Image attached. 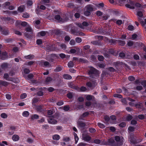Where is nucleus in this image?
<instances>
[{"instance_id": "obj_44", "label": "nucleus", "mask_w": 146, "mask_h": 146, "mask_svg": "<svg viewBox=\"0 0 146 146\" xmlns=\"http://www.w3.org/2000/svg\"><path fill=\"white\" fill-rule=\"evenodd\" d=\"M22 17L25 18H28L29 17V15L28 13H25L23 14Z\"/></svg>"}, {"instance_id": "obj_51", "label": "nucleus", "mask_w": 146, "mask_h": 146, "mask_svg": "<svg viewBox=\"0 0 146 146\" xmlns=\"http://www.w3.org/2000/svg\"><path fill=\"white\" fill-rule=\"evenodd\" d=\"M129 131L130 132H133L134 131L135 128L133 127L130 126L128 128Z\"/></svg>"}, {"instance_id": "obj_60", "label": "nucleus", "mask_w": 146, "mask_h": 146, "mask_svg": "<svg viewBox=\"0 0 146 146\" xmlns=\"http://www.w3.org/2000/svg\"><path fill=\"white\" fill-rule=\"evenodd\" d=\"M14 32L15 34L18 35H22L21 33L18 31L15 30L14 31Z\"/></svg>"}, {"instance_id": "obj_31", "label": "nucleus", "mask_w": 146, "mask_h": 146, "mask_svg": "<svg viewBox=\"0 0 146 146\" xmlns=\"http://www.w3.org/2000/svg\"><path fill=\"white\" fill-rule=\"evenodd\" d=\"M129 141L133 143L134 144H136L137 143L136 141L134 139H133L131 137H130L129 138Z\"/></svg>"}, {"instance_id": "obj_49", "label": "nucleus", "mask_w": 146, "mask_h": 146, "mask_svg": "<svg viewBox=\"0 0 146 146\" xmlns=\"http://www.w3.org/2000/svg\"><path fill=\"white\" fill-rule=\"evenodd\" d=\"M38 100L37 98H34L32 100V104H35L38 102Z\"/></svg>"}, {"instance_id": "obj_41", "label": "nucleus", "mask_w": 146, "mask_h": 146, "mask_svg": "<svg viewBox=\"0 0 146 146\" xmlns=\"http://www.w3.org/2000/svg\"><path fill=\"white\" fill-rule=\"evenodd\" d=\"M89 113L88 112H85L82 115V116H81L80 117V118H81V119H82V117H86L89 115Z\"/></svg>"}, {"instance_id": "obj_3", "label": "nucleus", "mask_w": 146, "mask_h": 146, "mask_svg": "<svg viewBox=\"0 0 146 146\" xmlns=\"http://www.w3.org/2000/svg\"><path fill=\"white\" fill-rule=\"evenodd\" d=\"M126 7L131 9H135L134 3L133 2L130 1L129 3L125 5Z\"/></svg>"}, {"instance_id": "obj_26", "label": "nucleus", "mask_w": 146, "mask_h": 146, "mask_svg": "<svg viewBox=\"0 0 146 146\" xmlns=\"http://www.w3.org/2000/svg\"><path fill=\"white\" fill-rule=\"evenodd\" d=\"M96 14L97 16L99 17L102 16L103 13L100 11H98L96 12Z\"/></svg>"}, {"instance_id": "obj_50", "label": "nucleus", "mask_w": 146, "mask_h": 146, "mask_svg": "<svg viewBox=\"0 0 146 146\" xmlns=\"http://www.w3.org/2000/svg\"><path fill=\"white\" fill-rule=\"evenodd\" d=\"M2 85L4 86H6L8 85L9 84V83L5 81H2Z\"/></svg>"}, {"instance_id": "obj_20", "label": "nucleus", "mask_w": 146, "mask_h": 146, "mask_svg": "<svg viewBox=\"0 0 146 146\" xmlns=\"http://www.w3.org/2000/svg\"><path fill=\"white\" fill-rule=\"evenodd\" d=\"M55 56V54H52L51 55L50 58L48 59V60L50 62H53L54 61V57Z\"/></svg>"}, {"instance_id": "obj_14", "label": "nucleus", "mask_w": 146, "mask_h": 146, "mask_svg": "<svg viewBox=\"0 0 146 146\" xmlns=\"http://www.w3.org/2000/svg\"><path fill=\"white\" fill-rule=\"evenodd\" d=\"M63 78L65 79L70 80L72 78V76L67 74H64L63 75Z\"/></svg>"}, {"instance_id": "obj_8", "label": "nucleus", "mask_w": 146, "mask_h": 146, "mask_svg": "<svg viewBox=\"0 0 146 146\" xmlns=\"http://www.w3.org/2000/svg\"><path fill=\"white\" fill-rule=\"evenodd\" d=\"M45 50L48 52H49L52 50H55V47L53 46V45L48 46L45 48Z\"/></svg>"}, {"instance_id": "obj_24", "label": "nucleus", "mask_w": 146, "mask_h": 146, "mask_svg": "<svg viewBox=\"0 0 146 146\" xmlns=\"http://www.w3.org/2000/svg\"><path fill=\"white\" fill-rule=\"evenodd\" d=\"M39 118V116L36 114H34L32 115L31 117V119L34 120V119H37Z\"/></svg>"}, {"instance_id": "obj_16", "label": "nucleus", "mask_w": 146, "mask_h": 146, "mask_svg": "<svg viewBox=\"0 0 146 146\" xmlns=\"http://www.w3.org/2000/svg\"><path fill=\"white\" fill-rule=\"evenodd\" d=\"M12 139L14 141H18L19 139V136L17 135H14L12 137Z\"/></svg>"}, {"instance_id": "obj_19", "label": "nucleus", "mask_w": 146, "mask_h": 146, "mask_svg": "<svg viewBox=\"0 0 146 146\" xmlns=\"http://www.w3.org/2000/svg\"><path fill=\"white\" fill-rule=\"evenodd\" d=\"M110 118L113 121L112 122V123H115L116 120V117L114 115H112L110 116Z\"/></svg>"}, {"instance_id": "obj_28", "label": "nucleus", "mask_w": 146, "mask_h": 146, "mask_svg": "<svg viewBox=\"0 0 146 146\" xmlns=\"http://www.w3.org/2000/svg\"><path fill=\"white\" fill-rule=\"evenodd\" d=\"M114 141L112 139H110L108 140V144L109 145H112L114 143Z\"/></svg>"}, {"instance_id": "obj_34", "label": "nucleus", "mask_w": 146, "mask_h": 146, "mask_svg": "<svg viewBox=\"0 0 146 146\" xmlns=\"http://www.w3.org/2000/svg\"><path fill=\"white\" fill-rule=\"evenodd\" d=\"M94 97L91 95H88L86 97V99L88 100H91L92 98H94Z\"/></svg>"}, {"instance_id": "obj_48", "label": "nucleus", "mask_w": 146, "mask_h": 146, "mask_svg": "<svg viewBox=\"0 0 146 146\" xmlns=\"http://www.w3.org/2000/svg\"><path fill=\"white\" fill-rule=\"evenodd\" d=\"M134 27L132 25H129L128 26L127 29L130 31H132L134 30Z\"/></svg>"}, {"instance_id": "obj_15", "label": "nucleus", "mask_w": 146, "mask_h": 146, "mask_svg": "<svg viewBox=\"0 0 146 146\" xmlns=\"http://www.w3.org/2000/svg\"><path fill=\"white\" fill-rule=\"evenodd\" d=\"M25 30L27 32L30 33H33V31L30 26H28L26 27Z\"/></svg>"}, {"instance_id": "obj_40", "label": "nucleus", "mask_w": 146, "mask_h": 146, "mask_svg": "<svg viewBox=\"0 0 146 146\" xmlns=\"http://www.w3.org/2000/svg\"><path fill=\"white\" fill-rule=\"evenodd\" d=\"M42 64H43L45 66H47L49 65L50 64L47 61H43L42 62Z\"/></svg>"}, {"instance_id": "obj_55", "label": "nucleus", "mask_w": 146, "mask_h": 146, "mask_svg": "<svg viewBox=\"0 0 146 146\" xmlns=\"http://www.w3.org/2000/svg\"><path fill=\"white\" fill-rule=\"evenodd\" d=\"M98 126L101 128H104L105 127L104 125L103 124L101 123H98Z\"/></svg>"}, {"instance_id": "obj_9", "label": "nucleus", "mask_w": 146, "mask_h": 146, "mask_svg": "<svg viewBox=\"0 0 146 146\" xmlns=\"http://www.w3.org/2000/svg\"><path fill=\"white\" fill-rule=\"evenodd\" d=\"M48 122L51 124H55L57 123V121L55 119L50 117L48 120Z\"/></svg>"}, {"instance_id": "obj_46", "label": "nucleus", "mask_w": 146, "mask_h": 146, "mask_svg": "<svg viewBox=\"0 0 146 146\" xmlns=\"http://www.w3.org/2000/svg\"><path fill=\"white\" fill-rule=\"evenodd\" d=\"M128 79L130 81H132L135 80V78L133 76H131L128 77Z\"/></svg>"}, {"instance_id": "obj_61", "label": "nucleus", "mask_w": 146, "mask_h": 146, "mask_svg": "<svg viewBox=\"0 0 146 146\" xmlns=\"http://www.w3.org/2000/svg\"><path fill=\"white\" fill-rule=\"evenodd\" d=\"M141 84L143 85L145 88H146V80H144L142 81L141 83Z\"/></svg>"}, {"instance_id": "obj_18", "label": "nucleus", "mask_w": 146, "mask_h": 146, "mask_svg": "<svg viewBox=\"0 0 146 146\" xmlns=\"http://www.w3.org/2000/svg\"><path fill=\"white\" fill-rule=\"evenodd\" d=\"M52 79L50 77H47L45 79V82L47 84H48L52 80Z\"/></svg>"}, {"instance_id": "obj_43", "label": "nucleus", "mask_w": 146, "mask_h": 146, "mask_svg": "<svg viewBox=\"0 0 146 146\" xmlns=\"http://www.w3.org/2000/svg\"><path fill=\"white\" fill-rule=\"evenodd\" d=\"M134 42L133 41H129L127 42V45L129 46H131L133 45Z\"/></svg>"}, {"instance_id": "obj_21", "label": "nucleus", "mask_w": 146, "mask_h": 146, "mask_svg": "<svg viewBox=\"0 0 146 146\" xmlns=\"http://www.w3.org/2000/svg\"><path fill=\"white\" fill-rule=\"evenodd\" d=\"M74 64L73 61H70L68 64V66L69 68H72L74 66Z\"/></svg>"}, {"instance_id": "obj_25", "label": "nucleus", "mask_w": 146, "mask_h": 146, "mask_svg": "<svg viewBox=\"0 0 146 146\" xmlns=\"http://www.w3.org/2000/svg\"><path fill=\"white\" fill-rule=\"evenodd\" d=\"M40 23V21L39 20H37L35 21V25L36 28L38 29H39V27L38 26V25H39Z\"/></svg>"}, {"instance_id": "obj_6", "label": "nucleus", "mask_w": 146, "mask_h": 146, "mask_svg": "<svg viewBox=\"0 0 146 146\" xmlns=\"http://www.w3.org/2000/svg\"><path fill=\"white\" fill-rule=\"evenodd\" d=\"M68 85L69 87L76 90H78L79 88L76 86L74 85V84L72 82H70L68 83Z\"/></svg>"}, {"instance_id": "obj_4", "label": "nucleus", "mask_w": 146, "mask_h": 146, "mask_svg": "<svg viewBox=\"0 0 146 146\" xmlns=\"http://www.w3.org/2000/svg\"><path fill=\"white\" fill-rule=\"evenodd\" d=\"M82 139L85 141H88L90 140L91 138L87 134H83L82 135Z\"/></svg>"}, {"instance_id": "obj_52", "label": "nucleus", "mask_w": 146, "mask_h": 146, "mask_svg": "<svg viewBox=\"0 0 146 146\" xmlns=\"http://www.w3.org/2000/svg\"><path fill=\"white\" fill-rule=\"evenodd\" d=\"M86 87L84 86L81 87L80 89V91L81 92H84L86 90Z\"/></svg>"}, {"instance_id": "obj_57", "label": "nucleus", "mask_w": 146, "mask_h": 146, "mask_svg": "<svg viewBox=\"0 0 146 146\" xmlns=\"http://www.w3.org/2000/svg\"><path fill=\"white\" fill-rule=\"evenodd\" d=\"M135 107L137 108H140L142 107V106L141 104H137L135 105Z\"/></svg>"}, {"instance_id": "obj_13", "label": "nucleus", "mask_w": 146, "mask_h": 146, "mask_svg": "<svg viewBox=\"0 0 146 146\" xmlns=\"http://www.w3.org/2000/svg\"><path fill=\"white\" fill-rule=\"evenodd\" d=\"M91 43L94 45L100 46L102 45V43L98 41H94L91 42Z\"/></svg>"}, {"instance_id": "obj_45", "label": "nucleus", "mask_w": 146, "mask_h": 146, "mask_svg": "<svg viewBox=\"0 0 146 146\" xmlns=\"http://www.w3.org/2000/svg\"><path fill=\"white\" fill-rule=\"evenodd\" d=\"M9 33V32L8 30L7 29H5V30H4L2 33L5 35H7Z\"/></svg>"}, {"instance_id": "obj_33", "label": "nucleus", "mask_w": 146, "mask_h": 146, "mask_svg": "<svg viewBox=\"0 0 146 146\" xmlns=\"http://www.w3.org/2000/svg\"><path fill=\"white\" fill-rule=\"evenodd\" d=\"M4 78L7 80H9V76L8 74H5L3 76Z\"/></svg>"}, {"instance_id": "obj_64", "label": "nucleus", "mask_w": 146, "mask_h": 146, "mask_svg": "<svg viewBox=\"0 0 146 146\" xmlns=\"http://www.w3.org/2000/svg\"><path fill=\"white\" fill-rule=\"evenodd\" d=\"M75 43L76 42L75 40L73 39L71 40L70 42V44L71 45H74Z\"/></svg>"}, {"instance_id": "obj_47", "label": "nucleus", "mask_w": 146, "mask_h": 146, "mask_svg": "<svg viewBox=\"0 0 146 146\" xmlns=\"http://www.w3.org/2000/svg\"><path fill=\"white\" fill-rule=\"evenodd\" d=\"M141 17H138V20L140 22L141 24L142 25V26H144V22L143 21H142V19L141 18Z\"/></svg>"}, {"instance_id": "obj_39", "label": "nucleus", "mask_w": 146, "mask_h": 146, "mask_svg": "<svg viewBox=\"0 0 146 146\" xmlns=\"http://www.w3.org/2000/svg\"><path fill=\"white\" fill-rule=\"evenodd\" d=\"M119 56L122 58H124L125 56V53L123 52H121L119 54Z\"/></svg>"}, {"instance_id": "obj_1", "label": "nucleus", "mask_w": 146, "mask_h": 146, "mask_svg": "<svg viewBox=\"0 0 146 146\" xmlns=\"http://www.w3.org/2000/svg\"><path fill=\"white\" fill-rule=\"evenodd\" d=\"M90 69L88 72V74L90 75V77L94 78V76H97L99 75L100 73L99 71L92 67H90Z\"/></svg>"}, {"instance_id": "obj_53", "label": "nucleus", "mask_w": 146, "mask_h": 146, "mask_svg": "<svg viewBox=\"0 0 146 146\" xmlns=\"http://www.w3.org/2000/svg\"><path fill=\"white\" fill-rule=\"evenodd\" d=\"M113 96L115 97H117L119 98H121L122 97V96L118 94H115L113 95Z\"/></svg>"}, {"instance_id": "obj_37", "label": "nucleus", "mask_w": 146, "mask_h": 146, "mask_svg": "<svg viewBox=\"0 0 146 146\" xmlns=\"http://www.w3.org/2000/svg\"><path fill=\"white\" fill-rule=\"evenodd\" d=\"M75 40L76 42L80 43L82 41V39L79 37H77L76 38Z\"/></svg>"}, {"instance_id": "obj_5", "label": "nucleus", "mask_w": 146, "mask_h": 146, "mask_svg": "<svg viewBox=\"0 0 146 146\" xmlns=\"http://www.w3.org/2000/svg\"><path fill=\"white\" fill-rule=\"evenodd\" d=\"M86 10L90 11L92 12L95 10L94 7L91 5H89L86 6Z\"/></svg>"}, {"instance_id": "obj_10", "label": "nucleus", "mask_w": 146, "mask_h": 146, "mask_svg": "<svg viewBox=\"0 0 146 146\" xmlns=\"http://www.w3.org/2000/svg\"><path fill=\"white\" fill-rule=\"evenodd\" d=\"M25 36L27 38L29 39H31L32 38L35 37V34L33 33H31V34L25 33Z\"/></svg>"}, {"instance_id": "obj_12", "label": "nucleus", "mask_w": 146, "mask_h": 146, "mask_svg": "<svg viewBox=\"0 0 146 146\" xmlns=\"http://www.w3.org/2000/svg\"><path fill=\"white\" fill-rule=\"evenodd\" d=\"M25 9V7L24 5H22L18 8L17 10L20 12L21 13L24 11Z\"/></svg>"}, {"instance_id": "obj_54", "label": "nucleus", "mask_w": 146, "mask_h": 146, "mask_svg": "<svg viewBox=\"0 0 146 146\" xmlns=\"http://www.w3.org/2000/svg\"><path fill=\"white\" fill-rule=\"evenodd\" d=\"M62 68L60 67H57L55 69L54 71L55 72H59L62 70Z\"/></svg>"}, {"instance_id": "obj_17", "label": "nucleus", "mask_w": 146, "mask_h": 146, "mask_svg": "<svg viewBox=\"0 0 146 146\" xmlns=\"http://www.w3.org/2000/svg\"><path fill=\"white\" fill-rule=\"evenodd\" d=\"M52 138L54 140H58L60 139V137L59 135L55 134L52 136Z\"/></svg>"}, {"instance_id": "obj_38", "label": "nucleus", "mask_w": 146, "mask_h": 146, "mask_svg": "<svg viewBox=\"0 0 146 146\" xmlns=\"http://www.w3.org/2000/svg\"><path fill=\"white\" fill-rule=\"evenodd\" d=\"M86 85L89 88H92L93 86V84H92L90 82H87L86 83Z\"/></svg>"}, {"instance_id": "obj_11", "label": "nucleus", "mask_w": 146, "mask_h": 146, "mask_svg": "<svg viewBox=\"0 0 146 146\" xmlns=\"http://www.w3.org/2000/svg\"><path fill=\"white\" fill-rule=\"evenodd\" d=\"M7 53L6 52H3L1 57V58L2 60H5L7 58Z\"/></svg>"}, {"instance_id": "obj_63", "label": "nucleus", "mask_w": 146, "mask_h": 146, "mask_svg": "<svg viewBox=\"0 0 146 146\" xmlns=\"http://www.w3.org/2000/svg\"><path fill=\"white\" fill-rule=\"evenodd\" d=\"M27 94L25 93H24L22 94L21 96V98L22 99H24L26 97Z\"/></svg>"}, {"instance_id": "obj_42", "label": "nucleus", "mask_w": 146, "mask_h": 146, "mask_svg": "<svg viewBox=\"0 0 146 146\" xmlns=\"http://www.w3.org/2000/svg\"><path fill=\"white\" fill-rule=\"evenodd\" d=\"M132 119V117L130 115H128L126 117V120L127 121L131 120Z\"/></svg>"}, {"instance_id": "obj_23", "label": "nucleus", "mask_w": 146, "mask_h": 146, "mask_svg": "<svg viewBox=\"0 0 146 146\" xmlns=\"http://www.w3.org/2000/svg\"><path fill=\"white\" fill-rule=\"evenodd\" d=\"M25 57L27 59H31L34 57V56L33 55H29L28 56H25Z\"/></svg>"}, {"instance_id": "obj_56", "label": "nucleus", "mask_w": 146, "mask_h": 146, "mask_svg": "<svg viewBox=\"0 0 146 146\" xmlns=\"http://www.w3.org/2000/svg\"><path fill=\"white\" fill-rule=\"evenodd\" d=\"M84 14L86 16H89L90 15V12L86 10L84 13Z\"/></svg>"}, {"instance_id": "obj_7", "label": "nucleus", "mask_w": 146, "mask_h": 146, "mask_svg": "<svg viewBox=\"0 0 146 146\" xmlns=\"http://www.w3.org/2000/svg\"><path fill=\"white\" fill-rule=\"evenodd\" d=\"M77 123L78 127L82 128H83L86 126L85 123L82 121H78Z\"/></svg>"}, {"instance_id": "obj_58", "label": "nucleus", "mask_w": 146, "mask_h": 146, "mask_svg": "<svg viewBox=\"0 0 146 146\" xmlns=\"http://www.w3.org/2000/svg\"><path fill=\"white\" fill-rule=\"evenodd\" d=\"M1 117L3 118H6L7 117V115L5 113H3L1 114Z\"/></svg>"}, {"instance_id": "obj_62", "label": "nucleus", "mask_w": 146, "mask_h": 146, "mask_svg": "<svg viewBox=\"0 0 146 146\" xmlns=\"http://www.w3.org/2000/svg\"><path fill=\"white\" fill-rule=\"evenodd\" d=\"M107 69L111 72H113L115 71V70L112 67H109L107 68Z\"/></svg>"}, {"instance_id": "obj_2", "label": "nucleus", "mask_w": 146, "mask_h": 146, "mask_svg": "<svg viewBox=\"0 0 146 146\" xmlns=\"http://www.w3.org/2000/svg\"><path fill=\"white\" fill-rule=\"evenodd\" d=\"M54 18L58 22L63 23L67 21L68 19V18L67 17L66 18L64 19L61 17L60 15H56L54 16Z\"/></svg>"}, {"instance_id": "obj_36", "label": "nucleus", "mask_w": 146, "mask_h": 146, "mask_svg": "<svg viewBox=\"0 0 146 146\" xmlns=\"http://www.w3.org/2000/svg\"><path fill=\"white\" fill-rule=\"evenodd\" d=\"M76 25L80 28L84 29V27L83 26L82 23V24L78 23H76Z\"/></svg>"}, {"instance_id": "obj_59", "label": "nucleus", "mask_w": 146, "mask_h": 146, "mask_svg": "<svg viewBox=\"0 0 146 146\" xmlns=\"http://www.w3.org/2000/svg\"><path fill=\"white\" fill-rule=\"evenodd\" d=\"M117 40L115 39H111L109 40V42L111 44H115L116 42H117Z\"/></svg>"}, {"instance_id": "obj_35", "label": "nucleus", "mask_w": 146, "mask_h": 146, "mask_svg": "<svg viewBox=\"0 0 146 146\" xmlns=\"http://www.w3.org/2000/svg\"><path fill=\"white\" fill-rule=\"evenodd\" d=\"M10 5V3L9 2H7L3 5V8H6L7 6H9Z\"/></svg>"}, {"instance_id": "obj_32", "label": "nucleus", "mask_w": 146, "mask_h": 146, "mask_svg": "<svg viewBox=\"0 0 146 146\" xmlns=\"http://www.w3.org/2000/svg\"><path fill=\"white\" fill-rule=\"evenodd\" d=\"M29 113L27 111H24L23 113V116L27 117L29 115Z\"/></svg>"}, {"instance_id": "obj_29", "label": "nucleus", "mask_w": 146, "mask_h": 146, "mask_svg": "<svg viewBox=\"0 0 146 146\" xmlns=\"http://www.w3.org/2000/svg\"><path fill=\"white\" fill-rule=\"evenodd\" d=\"M8 66V64L7 63H3L1 64V67L3 69H5Z\"/></svg>"}, {"instance_id": "obj_30", "label": "nucleus", "mask_w": 146, "mask_h": 146, "mask_svg": "<svg viewBox=\"0 0 146 146\" xmlns=\"http://www.w3.org/2000/svg\"><path fill=\"white\" fill-rule=\"evenodd\" d=\"M70 108V107L68 105L65 106L63 107V110L65 111H68L69 110Z\"/></svg>"}, {"instance_id": "obj_22", "label": "nucleus", "mask_w": 146, "mask_h": 146, "mask_svg": "<svg viewBox=\"0 0 146 146\" xmlns=\"http://www.w3.org/2000/svg\"><path fill=\"white\" fill-rule=\"evenodd\" d=\"M117 42L121 46H123L125 44V42L124 41H122L120 40H117Z\"/></svg>"}, {"instance_id": "obj_27", "label": "nucleus", "mask_w": 146, "mask_h": 146, "mask_svg": "<svg viewBox=\"0 0 146 146\" xmlns=\"http://www.w3.org/2000/svg\"><path fill=\"white\" fill-rule=\"evenodd\" d=\"M141 7V5L140 3H134L135 8H136L139 9Z\"/></svg>"}]
</instances>
